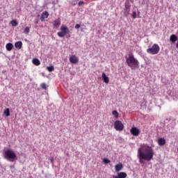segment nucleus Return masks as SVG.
<instances>
[{
  "label": "nucleus",
  "mask_w": 178,
  "mask_h": 178,
  "mask_svg": "<svg viewBox=\"0 0 178 178\" xmlns=\"http://www.w3.org/2000/svg\"><path fill=\"white\" fill-rule=\"evenodd\" d=\"M154 149L152 147L147 144L142 145L140 148L138 149V160L139 163L144 164V161H150L154 157Z\"/></svg>",
  "instance_id": "1"
},
{
  "label": "nucleus",
  "mask_w": 178,
  "mask_h": 178,
  "mask_svg": "<svg viewBox=\"0 0 178 178\" xmlns=\"http://www.w3.org/2000/svg\"><path fill=\"white\" fill-rule=\"evenodd\" d=\"M127 60V64L131 67V70H135L139 67L138 60L134 58V54H128V57L125 58Z\"/></svg>",
  "instance_id": "2"
},
{
  "label": "nucleus",
  "mask_w": 178,
  "mask_h": 178,
  "mask_svg": "<svg viewBox=\"0 0 178 178\" xmlns=\"http://www.w3.org/2000/svg\"><path fill=\"white\" fill-rule=\"evenodd\" d=\"M4 158L10 162H13L17 159V156L13 150L8 149L4 152Z\"/></svg>",
  "instance_id": "3"
},
{
  "label": "nucleus",
  "mask_w": 178,
  "mask_h": 178,
  "mask_svg": "<svg viewBox=\"0 0 178 178\" xmlns=\"http://www.w3.org/2000/svg\"><path fill=\"white\" fill-rule=\"evenodd\" d=\"M147 53L152 54V55H156L160 51V47L159 44H154L152 47L147 49Z\"/></svg>",
  "instance_id": "4"
},
{
  "label": "nucleus",
  "mask_w": 178,
  "mask_h": 178,
  "mask_svg": "<svg viewBox=\"0 0 178 178\" xmlns=\"http://www.w3.org/2000/svg\"><path fill=\"white\" fill-rule=\"evenodd\" d=\"M60 31V32H58V35L60 38H64L65 35L70 33V30L68 29L67 26H65V25L61 26Z\"/></svg>",
  "instance_id": "5"
},
{
  "label": "nucleus",
  "mask_w": 178,
  "mask_h": 178,
  "mask_svg": "<svg viewBox=\"0 0 178 178\" xmlns=\"http://www.w3.org/2000/svg\"><path fill=\"white\" fill-rule=\"evenodd\" d=\"M124 127L121 121L117 120L114 122V128H115V130L121 131L124 129Z\"/></svg>",
  "instance_id": "6"
},
{
  "label": "nucleus",
  "mask_w": 178,
  "mask_h": 178,
  "mask_svg": "<svg viewBox=\"0 0 178 178\" xmlns=\"http://www.w3.org/2000/svg\"><path fill=\"white\" fill-rule=\"evenodd\" d=\"M130 131L131 134H132L134 136H138L140 133V131L136 127H132Z\"/></svg>",
  "instance_id": "7"
},
{
  "label": "nucleus",
  "mask_w": 178,
  "mask_h": 178,
  "mask_svg": "<svg viewBox=\"0 0 178 178\" xmlns=\"http://www.w3.org/2000/svg\"><path fill=\"white\" fill-rule=\"evenodd\" d=\"M127 174L123 172L117 173V175L113 176V178H127Z\"/></svg>",
  "instance_id": "8"
},
{
  "label": "nucleus",
  "mask_w": 178,
  "mask_h": 178,
  "mask_svg": "<svg viewBox=\"0 0 178 178\" xmlns=\"http://www.w3.org/2000/svg\"><path fill=\"white\" fill-rule=\"evenodd\" d=\"M79 58H77L76 56H74V54L72 56H70V61L71 63L73 64H76L79 63Z\"/></svg>",
  "instance_id": "9"
},
{
  "label": "nucleus",
  "mask_w": 178,
  "mask_h": 178,
  "mask_svg": "<svg viewBox=\"0 0 178 178\" xmlns=\"http://www.w3.org/2000/svg\"><path fill=\"white\" fill-rule=\"evenodd\" d=\"M49 13H47V11H44V13H42V17L40 18V20L42 22H44L45 20V19H47L49 17Z\"/></svg>",
  "instance_id": "10"
},
{
  "label": "nucleus",
  "mask_w": 178,
  "mask_h": 178,
  "mask_svg": "<svg viewBox=\"0 0 178 178\" xmlns=\"http://www.w3.org/2000/svg\"><path fill=\"white\" fill-rule=\"evenodd\" d=\"M102 79H103V81L108 84L109 83V79L107 77L106 74L105 73L102 74Z\"/></svg>",
  "instance_id": "11"
},
{
  "label": "nucleus",
  "mask_w": 178,
  "mask_h": 178,
  "mask_svg": "<svg viewBox=\"0 0 178 178\" xmlns=\"http://www.w3.org/2000/svg\"><path fill=\"white\" fill-rule=\"evenodd\" d=\"M60 24H61L60 18H58V19H56V21H54V26L58 29Z\"/></svg>",
  "instance_id": "12"
},
{
  "label": "nucleus",
  "mask_w": 178,
  "mask_h": 178,
  "mask_svg": "<svg viewBox=\"0 0 178 178\" xmlns=\"http://www.w3.org/2000/svg\"><path fill=\"white\" fill-rule=\"evenodd\" d=\"M177 40V36L176 35H170V41L175 43Z\"/></svg>",
  "instance_id": "13"
},
{
  "label": "nucleus",
  "mask_w": 178,
  "mask_h": 178,
  "mask_svg": "<svg viewBox=\"0 0 178 178\" xmlns=\"http://www.w3.org/2000/svg\"><path fill=\"white\" fill-rule=\"evenodd\" d=\"M6 48L7 51H10L13 48V43H7Z\"/></svg>",
  "instance_id": "14"
},
{
  "label": "nucleus",
  "mask_w": 178,
  "mask_h": 178,
  "mask_svg": "<svg viewBox=\"0 0 178 178\" xmlns=\"http://www.w3.org/2000/svg\"><path fill=\"white\" fill-rule=\"evenodd\" d=\"M159 143V145L160 146H163L164 145H165V140L164 138H160L158 140Z\"/></svg>",
  "instance_id": "15"
},
{
  "label": "nucleus",
  "mask_w": 178,
  "mask_h": 178,
  "mask_svg": "<svg viewBox=\"0 0 178 178\" xmlns=\"http://www.w3.org/2000/svg\"><path fill=\"white\" fill-rule=\"evenodd\" d=\"M15 47L18 49H21V48L22 47V42H16Z\"/></svg>",
  "instance_id": "16"
},
{
  "label": "nucleus",
  "mask_w": 178,
  "mask_h": 178,
  "mask_svg": "<svg viewBox=\"0 0 178 178\" xmlns=\"http://www.w3.org/2000/svg\"><path fill=\"white\" fill-rule=\"evenodd\" d=\"M123 168L122 164L115 165V172H120Z\"/></svg>",
  "instance_id": "17"
},
{
  "label": "nucleus",
  "mask_w": 178,
  "mask_h": 178,
  "mask_svg": "<svg viewBox=\"0 0 178 178\" xmlns=\"http://www.w3.org/2000/svg\"><path fill=\"white\" fill-rule=\"evenodd\" d=\"M33 63L36 66H39L40 65V61L37 58H34L33 60Z\"/></svg>",
  "instance_id": "18"
},
{
  "label": "nucleus",
  "mask_w": 178,
  "mask_h": 178,
  "mask_svg": "<svg viewBox=\"0 0 178 178\" xmlns=\"http://www.w3.org/2000/svg\"><path fill=\"white\" fill-rule=\"evenodd\" d=\"M130 8H131V6L129 3H125V9L127 10V12L128 13L130 12Z\"/></svg>",
  "instance_id": "19"
},
{
  "label": "nucleus",
  "mask_w": 178,
  "mask_h": 178,
  "mask_svg": "<svg viewBox=\"0 0 178 178\" xmlns=\"http://www.w3.org/2000/svg\"><path fill=\"white\" fill-rule=\"evenodd\" d=\"M4 115H6L7 117L10 116V109L7 108L5 111H4Z\"/></svg>",
  "instance_id": "20"
},
{
  "label": "nucleus",
  "mask_w": 178,
  "mask_h": 178,
  "mask_svg": "<svg viewBox=\"0 0 178 178\" xmlns=\"http://www.w3.org/2000/svg\"><path fill=\"white\" fill-rule=\"evenodd\" d=\"M10 24H12V26H13V27L17 26V24H18L17 22V21H15V20L11 21Z\"/></svg>",
  "instance_id": "21"
},
{
  "label": "nucleus",
  "mask_w": 178,
  "mask_h": 178,
  "mask_svg": "<svg viewBox=\"0 0 178 178\" xmlns=\"http://www.w3.org/2000/svg\"><path fill=\"white\" fill-rule=\"evenodd\" d=\"M47 69L49 72H51L54 70V66L47 67Z\"/></svg>",
  "instance_id": "22"
},
{
  "label": "nucleus",
  "mask_w": 178,
  "mask_h": 178,
  "mask_svg": "<svg viewBox=\"0 0 178 178\" xmlns=\"http://www.w3.org/2000/svg\"><path fill=\"white\" fill-rule=\"evenodd\" d=\"M29 32H30V28H29V26H26V28H25L24 29V33L26 34H29Z\"/></svg>",
  "instance_id": "23"
},
{
  "label": "nucleus",
  "mask_w": 178,
  "mask_h": 178,
  "mask_svg": "<svg viewBox=\"0 0 178 178\" xmlns=\"http://www.w3.org/2000/svg\"><path fill=\"white\" fill-rule=\"evenodd\" d=\"M103 163H104L105 164H108L111 163V161H109L108 159H103Z\"/></svg>",
  "instance_id": "24"
},
{
  "label": "nucleus",
  "mask_w": 178,
  "mask_h": 178,
  "mask_svg": "<svg viewBox=\"0 0 178 178\" xmlns=\"http://www.w3.org/2000/svg\"><path fill=\"white\" fill-rule=\"evenodd\" d=\"M113 115L114 116H115V118H118V117L119 116V114H118V113L117 111H113Z\"/></svg>",
  "instance_id": "25"
},
{
  "label": "nucleus",
  "mask_w": 178,
  "mask_h": 178,
  "mask_svg": "<svg viewBox=\"0 0 178 178\" xmlns=\"http://www.w3.org/2000/svg\"><path fill=\"white\" fill-rule=\"evenodd\" d=\"M137 17V14L136 11H134V13H132V18L136 19Z\"/></svg>",
  "instance_id": "26"
},
{
  "label": "nucleus",
  "mask_w": 178,
  "mask_h": 178,
  "mask_svg": "<svg viewBox=\"0 0 178 178\" xmlns=\"http://www.w3.org/2000/svg\"><path fill=\"white\" fill-rule=\"evenodd\" d=\"M41 88L44 90H46L47 89V86L46 84L44 83H42L41 84Z\"/></svg>",
  "instance_id": "27"
},
{
  "label": "nucleus",
  "mask_w": 178,
  "mask_h": 178,
  "mask_svg": "<svg viewBox=\"0 0 178 178\" xmlns=\"http://www.w3.org/2000/svg\"><path fill=\"white\" fill-rule=\"evenodd\" d=\"M80 27H81V25L79 24H76V25L75 26L76 29H80Z\"/></svg>",
  "instance_id": "28"
},
{
  "label": "nucleus",
  "mask_w": 178,
  "mask_h": 178,
  "mask_svg": "<svg viewBox=\"0 0 178 178\" xmlns=\"http://www.w3.org/2000/svg\"><path fill=\"white\" fill-rule=\"evenodd\" d=\"M83 3H84L83 1H79V6H81L83 5Z\"/></svg>",
  "instance_id": "29"
},
{
  "label": "nucleus",
  "mask_w": 178,
  "mask_h": 178,
  "mask_svg": "<svg viewBox=\"0 0 178 178\" xmlns=\"http://www.w3.org/2000/svg\"><path fill=\"white\" fill-rule=\"evenodd\" d=\"M50 161H51V163H54V158H51Z\"/></svg>",
  "instance_id": "30"
},
{
  "label": "nucleus",
  "mask_w": 178,
  "mask_h": 178,
  "mask_svg": "<svg viewBox=\"0 0 178 178\" xmlns=\"http://www.w3.org/2000/svg\"><path fill=\"white\" fill-rule=\"evenodd\" d=\"M176 48L178 49V40H177V42L176 43Z\"/></svg>",
  "instance_id": "31"
},
{
  "label": "nucleus",
  "mask_w": 178,
  "mask_h": 178,
  "mask_svg": "<svg viewBox=\"0 0 178 178\" xmlns=\"http://www.w3.org/2000/svg\"><path fill=\"white\" fill-rule=\"evenodd\" d=\"M36 23L38 24V21H36Z\"/></svg>",
  "instance_id": "32"
},
{
  "label": "nucleus",
  "mask_w": 178,
  "mask_h": 178,
  "mask_svg": "<svg viewBox=\"0 0 178 178\" xmlns=\"http://www.w3.org/2000/svg\"><path fill=\"white\" fill-rule=\"evenodd\" d=\"M177 152H178V147H177Z\"/></svg>",
  "instance_id": "33"
}]
</instances>
